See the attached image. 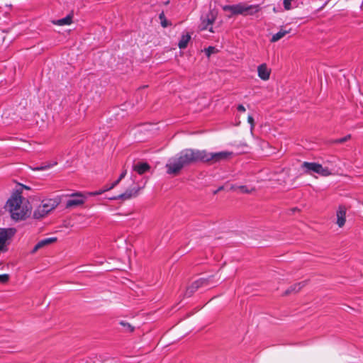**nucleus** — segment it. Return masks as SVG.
I'll return each mask as SVG.
<instances>
[{
    "instance_id": "nucleus-1",
    "label": "nucleus",
    "mask_w": 363,
    "mask_h": 363,
    "mask_svg": "<svg viewBox=\"0 0 363 363\" xmlns=\"http://www.w3.org/2000/svg\"><path fill=\"white\" fill-rule=\"evenodd\" d=\"M233 155L230 151L208 152L205 150L184 149L168 160L165 165L166 172L168 174L177 175L183 168L192 164L197 162L215 164L228 160Z\"/></svg>"
},
{
    "instance_id": "nucleus-2",
    "label": "nucleus",
    "mask_w": 363,
    "mask_h": 363,
    "mask_svg": "<svg viewBox=\"0 0 363 363\" xmlns=\"http://www.w3.org/2000/svg\"><path fill=\"white\" fill-rule=\"evenodd\" d=\"M225 11H230L233 15H254L260 10L259 5H247L245 4H238L235 5H225L223 6Z\"/></svg>"
},
{
    "instance_id": "nucleus-3",
    "label": "nucleus",
    "mask_w": 363,
    "mask_h": 363,
    "mask_svg": "<svg viewBox=\"0 0 363 363\" xmlns=\"http://www.w3.org/2000/svg\"><path fill=\"white\" fill-rule=\"evenodd\" d=\"M301 168L303 169L304 173L308 174L317 173L324 177L330 174V172L328 168L323 167L321 164L315 162H303L301 164Z\"/></svg>"
},
{
    "instance_id": "nucleus-4",
    "label": "nucleus",
    "mask_w": 363,
    "mask_h": 363,
    "mask_svg": "<svg viewBox=\"0 0 363 363\" xmlns=\"http://www.w3.org/2000/svg\"><path fill=\"white\" fill-rule=\"evenodd\" d=\"M16 230L13 228H0V250H7L9 240L14 235Z\"/></svg>"
},
{
    "instance_id": "nucleus-5",
    "label": "nucleus",
    "mask_w": 363,
    "mask_h": 363,
    "mask_svg": "<svg viewBox=\"0 0 363 363\" xmlns=\"http://www.w3.org/2000/svg\"><path fill=\"white\" fill-rule=\"evenodd\" d=\"M209 281V279L204 278H201L194 281L190 286L187 287L185 295L189 297L192 296V294L199 288L208 286Z\"/></svg>"
},
{
    "instance_id": "nucleus-6",
    "label": "nucleus",
    "mask_w": 363,
    "mask_h": 363,
    "mask_svg": "<svg viewBox=\"0 0 363 363\" xmlns=\"http://www.w3.org/2000/svg\"><path fill=\"white\" fill-rule=\"evenodd\" d=\"M86 198L82 193L77 192L71 195V199L66 202L65 206L67 208L77 207L84 204Z\"/></svg>"
},
{
    "instance_id": "nucleus-7",
    "label": "nucleus",
    "mask_w": 363,
    "mask_h": 363,
    "mask_svg": "<svg viewBox=\"0 0 363 363\" xmlns=\"http://www.w3.org/2000/svg\"><path fill=\"white\" fill-rule=\"evenodd\" d=\"M218 12L216 10H210L206 14V16L202 21V29L208 30L210 32H213L212 26L217 17Z\"/></svg>"
},
{
    "instance_id": "nucleus-8",
    "label": "nucleus",
    "mask_w": 363,
    "mask_h": 363,
    "mask_svg": "<svg viewBox=\"0 0 363 363\" xmlns=\"http://www.w3.org/2000/svg\"><path fill=\"white\" fill-rule=\"evenodd\" d=\"M30 213L27 206H21L18 211H14L11 213V218L15 220L26 219Z\"/></svg>"
},
{
    "instance_id": "nucleus-9",
    "label": "nucleus",
    "mask_w": 363,
    "mask_h": 363,
    "mask_svg": "<svg viewBox=\"0 0 363 363\" xmlns=\"http://www.w3.org/2000/svg\"><path fill=\"white\" fill-rule=\"evenodd\" d=\"M21 204L22 198L20 196H16L14 197H12L11 199H9L6 203V206L9 208V210L11 213L14 211H18L19 207L22 206Z\"/></svg>"
},
{
    "instance_id": "nucleus-10",
    "label": "nucleus",
    "mask_w": 363,
    "mask_h": 363,
    "mask_svg": "<svg viewBox=\"0 0 363 363\" xmlns=\"http://www.w3.org/2000/svg\"><path fill=\"white\" fill-rule=\"evenodd\" d=\"M59 203L57 199H45L42 201L40 205L49 213L59 205Z\"/></svg>"
},
{
    "instance_id": "nucleus-11",
    "label": "nucleus",
    "mask_w": 363,
    "mask_h": 363,
    "mask_svg": "<svg viewBox=\"0 0 363 363\" xmlns=\"http://www.w3.org/2000/svg\"><path fill=\"white\" fill-rule=\"evenodd\" d=\"M139 191H140L139 187H134L130 189H127L124 193H123L113 199H123V200L130 199L133 197L137 196Z\"/></svg>"
},
{
    "instance_id": "nucleus-12",
    "label": "nucleus",
    "mask_w": 363,
    "mask_h": 363,
    "mask_svg": "<svg viewBox=\"0 0 363 363\" xmlns=\"http://www.w3.org/2000/svg\"><path fill=\"white\" fill-rule=\"evenodd\" d=\"M257 73L261 79L266 81L269 79L271 69L267 67L265 63H263L258 66Z\"/></svg>"
},
{
    "instance_id": "nucleus-13",
    "label": "nucleus",
    "mask_w": 363,
    "mask_h": 363,
    "mask_svg": "<svg viewBox=\"0 0 363 363\" xmlns=\"http://www.w3.org/2000/svg\"><path fill=\"white\" fill-rule=\"evenodd\" d=\"M337 224L339 227H342L345 223L346 208L344 206H340L337 213Z\"/></svg>"
},
{
    "instance_id": "nucleus-14",
    "label": "nucleus",
    "mask_w": 363,
    "mask_h": 363,
    "mask_svg": "<svg viewBox=\"0 0 363 363\" xmlns=\"http://www.w3.org/2000/svg\"><path fill=\"white\" fill-rule=\"evenodd\" d=\"M57 240L56 238H45L43 240H40L33 247L32 250V253H35L37 252L39 249H41L48 245H50L53 242H55Z\"/></svg>"
},
{
    "instance_id": "nucleus-15",
    "label": "nucleus",
    "mask_w": 363,
    "mask_h": 363,
    "mask_svg": "<svg viewBox=\"0 0 363 363\" xmlns=\"http://www.w3.org/2000/svg\"><path fill=\"white\" fill-rule=\"evenodd\" d=\"M150 166L147 162H138L133 166V170L138 174H143L149 171Z\"/></svg>"
},
{
    "instance_id": "nucleus-16",
    "label": "nucleus",
    "mask_w": 363,
    "mask_h": 363,
    "mask_svg": "<svg viewBox=\"0 0 363 363\" xmlns=\"http://www.w3.org/2000/svg\"><path fill=\"white\" fill-rule=\"evenodd\" d=\"M306 285L305 281L296 283L291 286L287 290L285 291L284 295H289L292 293L298 292Z\"/></svg>"
},
{
    "instance_id": "nucleus-17",
    "label": "nucleus",
    "mask_w": 363,
    "mask_h": 363,
    "mask_svg": "<svg viewBox=\"0 0 363 363\" xmlns=\"http://www.w3.org/2000/svg\"><path fill=\"white\" fill-rule=\"evenodd\" d=\"M291 30L281 29L279 32L274 34L270 40L272 43H275L284 38L286 34L290 33Z\"/></svg>"
},
{
    "instance_id": "nucleus-18",
    "label": "nucleus",
    "mask_w": 363,
    "mask_h": 363,
    "mask_svg": "<svg viewBox=\"0 0 363 363\" xmlns=\"http://www.w3.org/2000/svg\"><path fill=\"white\" fill-rule=\"evenodd\" d=\"M72 21V16L71 15H67L66 17L62 18L59 20L53 21L52 23L57 26H65L70 25Z\"/></svg>"
},
{
    "instance_id": "nucleus-19",
    "label": "nucleus",
    "mask_w": 363,
    "mask_h": 363,
    "mask_svg": "<svg viewBox=\"0 0 363 363\" xmlns=\"http://www.w3.org/2000/svg\"><path fill=\"white\" fill-rule=\"evenodd\" d=\"M48 214V213H47V211L42 208L41 205H39L38 207L34 211L33 217L36 219H40Z\"/></svg>"
},
{
    "instance_id": "nucleus-20",
    "label": "nucleus",
    "mask_w": 363,
    "mask_h": 363,
    "mask_svg": "<svg viewBox=\"0 0 363 363\" xmlns=\"http://www.w3.org/2000/svg\"><path fill=\"white\" fill-rule=\"evenodd\" d=\"M191 39L189 34L182 35L180 40L179 41L178 46L180 49H184L187 47V45Z\"/></svg>"
},
{
    "instance_id": "nucleus-21",
    "label": "nucleus",
    "mask_w": 363,
    "mask_h": 363,
    "mask_svg": "<svg viewBox=\"0 0 363 363\" xmlns=\"http://www.w3.org/2000/svg\"><path fill=\"white\" fill-rule=\"evenodd\" d=\"M119 324L123 326V330L125 332H129L131 333L134 330V327L131 325L130 323L125 322V321H120Z\"/></svg>"
},
{
    "instance_id": "nucleus-22",
    "label": "nucleus",
    "mask_w": 363,
    "mask_h": 363,
    "mask_svg": "<svg viewBox=\"0 0 363 363\" xmlns=\"http://www.w3.org/2000/svg\"><path fill=\"white\" fill-rule=\"evenodd\" d=\"M159 18L160 20V23H161V26L163 27V28H167L168 26L171 25L170 23H169V21L167 20L165 16H164V12H162L160 15H159Z\"/></svg>"
},
{
    "instance_id": "nucleus-23",
    "label": "nucleus",
    "mask_w": 363,
    "mask_h": 363,
    "mask_svg": "<svg viewBox=\"0 0 363 363\" xmlns=\"http://www.w3.org/2000/svg\"><path fill=\"white\" fill-rule=\"evenodd\" d=\"M238 188L240 192L243 194H250L255 190V188L249 189L247 186L245 185L239 186Z\"/></svg>"
},
{
    "instance_id": "nucleus-24",
    "label": "nucleus",
    "mask_w": 363,
    "mask_h": 363,
    "mask_svg": "<svg viewBox=\"0 0 363 363\" xmlns=\"http://www.w3.org/2000/svg\"><path fill=\"white\" fill-rule=\"evenodd\" d=\"M126 174H127V171L124 170L121 174L118 179L111 184L110 188H114L116 186H117L119 184V182L125 177Z\"/></svg>"
},
{
    "instance_id": "nucleus-25",
    "label": "nucleus",
    "mask_w": 363,
    "mask_h": 363,
    "mask_svg": "<svg viewBox=\"0 0 363 363\" xmlns=\"http://www.w3.org/2000/svg\"><path fill=\"white\" fill-rule=\"evenodd\" d=\"M294 0H283V5L285 10H290L292 9L291 2Z\"/></svg>"
},
{
    "instance_id": "nucleus-26",
    "label": "nucleus",
    "mask_w": 363,
    "mask_h": 363,
    "mask_svg": "<svg viewBox=\"0 0 363 363\" xmlns=\"http://www.w3.org/2000/svg\"><path fill=\"white\" fill-rule=\"evenodd\" d=\"M56 164H57V162H55L54 164H49L45 165V166H39V167H35L34 169L38 170V171L45 170V169H48L53 167Z\"/></svg>"
},
{
    "instance_id": "nucleus-27",
    "label": "nucleus",
    "mask_w": 363,
    "mask_h": 363,
    "mask_svg": "<svg viewBox=\"0 0 363 363\" xmlns=\"http://www.w3.org/2000/svg\"><path fill=\"white\" fill-rule=\"evenodd\" d=\"M9 275L8 274H0V283L6 284L9 280Z\"/></svg>"
},
{
    "instance_id": "nucleus-28",
    "label": "nucleus",
    "mask_w": 363,
    "mask_h": 363,
    "mask_svg": "<svg viewBox=\"0 0 363 363\" xmlns=\"http://www.w3.org/2000/svg\"><path fill=\"white\" fill-rule=\"evenodd\" d=\"M216 48L212 46H209L208 48L205 49L206 55L209 57L212 53L214 52Z\"/></svg>"
},
{
    "instance_id": "nucleus-29",
    "label": "nucleus",
    "mask_w": 363,
    "mask_h": 363,
    "mask_svg": "<svg viewBox=\"0 0 363 363\" xmlns=\"http://www.w3.org/2000/svg\"><path fill=\"white\" fill-rule=\"evenodd\" d=\"M350 138V135H348L345 137H343V138L336 140L335 142L336 143H343L346 142Z\"/></svg>"
},
{
    "instance_id": "nucleus-30",
    "label": "nucleus",
    "mask_w": 363,
    "mask_h": 363,
    "mask_svg": "<svg viewBox=\"0 0 363 363\" xmlns=\"http://www.w3.org/2000/svg\"><path fill=\"white\" fill-rule=\"evenodd\" d=\"M106 191V190L104 189V188L99 190V191H93V192H91L89 193V194L91 196H97V195H101L103 193H104Z\"/></svg>"
},
{
    "instance_id": "nucleus-31",
    "label": "nucleus",
    "mask_w": 363,
    "mask_h": 363,
    "mask_svg": "<svg viewBox=\"0 0 363 363\" xmlns=\"http://www.w3.org/2000/svg\"><path fill=\"white\" fill-rule=\"evenodd\" d=\"M247 121L249 123L251 124V128H253L254 127V118L252 116H248L247 117Z\"/></svg>"
},
{
    "instance_id": "nucleus-32",
    "label": "nucleus",
    "mask_w": 363,
    "mask_h": 363,
    "mask_svg": "<svg viewBox=\"0 0 363 363\" xmlns=\"http://www.w3.org/2000/svg\"><path fill=\"white\" fill-rule=\"evenodd\" d=\"M237 109L240 112H245V108L242 104L238 105Z\"/></svg>"
},
{
    "instance_id": "nucleus-33",
    "label": "nucleus",
    "mask_w": 363,
    "mask_h": 363,
    "mask_svg": "<svg viewBox=\"0 0 363 363\" xmlns=\"http://www.w3.org/2000/svg\"><path fill=\"white\" fill-rule=\"evenodd\" d=\"M224 189L223 186H220L218 189L213 191V194H218L219 191H222Z\"/></svg>"
},
{
    "instance_id": "nucleus-34",
    "label": "nucleus",
    "mask_w": 363,
    "mask_h": 363,
    "mask_svg": "<svg viewBox=\"0 0 363 363\" xmlns=\"http://www.w3.org/2000/svg\"><path fill=\"white\" fill-rule=\"evenodd\" d=\"M238 186H237V185L233 184V185H231V186H230V189L231 191H237V190H238Z\"/></svg>"
},
{
    "instance_id": "nucleus-35",
    "label": "nucleus",
    "mask_w": 363,
    "mask_h": 363,
    "mask_svg": "<svg viewBox=\"0 0 363 363\" xmlns=\"http://www.w3.org/2000/svg\"><path fill=\"white\" fill-rule=\"evenodd\" d=\"M110 186H111V185H109V186L106 185V186H105L104 187V189L106 190V191H109V190H111V189H113V188H110Z\"/></svg>"
}]
</instances>
